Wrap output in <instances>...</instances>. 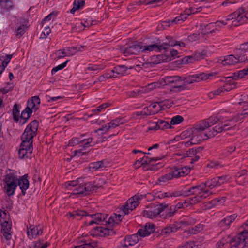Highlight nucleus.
Returning <instances> with one entry per match:
<instances>
[{
	"instance_id": "nucleus-7",
	"label": "nucleus",
	"mask_w": 248,
	"mask_h": 248,
	"mask_svg": "<svg viewBox=\"0 0 248 248\" xmlns=\"http://www.w3.org/2000/svg\"><path fill=\"white\" fill-rule=\"evenodd\" d=\"M248 232L245 229L229 241L230 248H244L246 246V239L248 237Z\"/></svg>"
},
{
	"instance_id": "nucleus-29",
	"label": "nucleus",
	"mask_w": 248,
	"mask_h": 248,
	"mask_svg": "<svg viewBox=\"0 0 248 248\" xmlns=\"http://www.w3.org/2000/svg\"><path fill=\"white\" fill-rule=\"evenodd\" d=\"M238 10L241 12L240 17L238 18L239 19L238 22L243 24L248 19V8L241 7L238 8Z\"/></svg>"
},
{
	"instance_id": "nucleus-14",
	"label": "nucleus",
	"mask_w": 248,
	"mask_h": 248,
	"mask_svg": "<svg viewBox=\"0 0 248 248\" xmlns=\"http://www.w3.org/2000/svg\"><path fill=\"white\" fill-rule=\"evenodd\" d=\"M137 206V202L135 201L134 199L129 198L123 206L122 211L124 215H127L129 213V210L132 211Z\"/></svg>"
},
{
	"instance_id": "nucleus-12",
	"label": "nucleus",
	"mask_w": 248,
	"mask_h": 248,
	"mask_svg": "<svg viewBox=\"0 0 248 248\" xmlns=\"http://www.w3.org/2000/svg\"><path fill=\"white\" fill-rule=\"evenodd\" d=\"M108 214L100 213L95 214H90L89 213L88 216L93 218V220L90 221L88 223L86 222L85 224L88 225H92L93 224H99L101 222L106 221V219L108 218Z\"/></svg>"
},
{
	"instance_id": "nucleus-52",
	"label": "nucleus",
	"mask_w": 248,
	"mask_h": 248,
	"mask_svg": "<svg viewBox=\"0 0 248 248\" xmlns=\"http://www.w3.org/2000/svg\"><path fill=\"white\" fill-rule=\"evenodd\" d=\"M50 245V243L46 242L45 243H43V240H39L38 241L34 242V245L33 248H42L43 247H45V248H47L48 246ZM29 248H31V247H29Z\"/></svg>"
},
{
	"instance_id": "nucleus-40",
	"label": "nucleus",
	"mask_w": 248,
	"mask_h": 248,
	"mask_svg": "<svg viewBox=\"0 0 248 248\" xmlns=\"http://www.w3.org/2000/svg\"><path fill=\"white\" fill-rule=\"evenodd\" d=\"M104 167V162L103 160L92 162L89 164V169L93 171L96 170L98 169Z\"/></svg>"
},
{
	"instance_id": "nucleus-27",
	"label": "nucleus",
	"mask_w": 248,
	"mask_h": 248,
	"mask_svg": "<svg viewBox=\"0 0 248 248\" xmlns=\"http://www.w3.org/2000/svg\"><path fill=\"white\" fill-rule=\"evenodd\" d=\"M68 215L69 217H73L75 218H78V219H81L82 217L88 216L89 215V212L82 210H78L73 211L72 212H69Z\"/></svg>"
},
{
	"instance_id": "nucleus-49",
	"label": "nucleus",
	"mask_w": 248,
	"mask_h": 248,
	"mask_svg": "<svg viewBox=\"0 0 248 248\" xmlns=\"http://www.w3.org/2000/svg\"><path fill=\"white\" fill-rule=\"evenodd\" d=\"M27 29V26L25 24L20 25L19 27L16 30V35L22 36L26 32Z\"/></svg>"
},
{
	"instance_id": "nucleus-17",
	"label": "nucleus",
	"mask_w": 248,
	"mask_h": 248,
	"mask_svg": "<svg viewBox=\"0 0 248 248\" xmlns=\"http://www.w3.org/2000/svg\"><path fill=\"white\" fill-rule=\"evenodd\" d=\"M237 215L236 214L227 216L226 217L222 219L218 223L220 227L224 229L229 227L230 224L236 218Z\"/></svg>"
},
{
	"instance_id": "nucleus-1",
	"label": "nucleus",
	"mask_w": 248,
	"mask_h": 248,
	"mask_svg": "<svg viewBox=\"0 0 248 248\" xmlns=\"http://www.w3.org/2000/svg\"><path fill=\"white\" fill-rule=\"evenodd\" d=\"M39 127V122L34 120L31 122L27 126L20 136L22 141L18 151L19 158H31L32 153L33 139L36 136Z\"/></svg>"
},
{
	"instance_id": "nucleus-57",
	"label": "nucleus",
	"mask_w": 248,
	"mask_h": 248,
	"mask_svg": "<svg viewBox=\"0 0 248 248\" xmlns=\"http://www.w3.org/2000/svg\"><path fill=\"white\" fill-rule=\"evenodd\" d=\"M81 181H82V179L81 178H78L76 180L70 181L66 182L65 186L67 188H68L69 186H70L76 187Z\"/></svg>"
},
{
	"instance_id": "nucleus-55",
	"label": "nucleus",
	"mask_w": 248,
	"mask_h": 248,
	"mask_svg": "<svg viewBox=\"0 0 248 248\" xmlns=\"http://www.w3.org/2000/svg\"><path fill=\"white\" fill-rule=\"evenodd\" d=\"M202 192H198L197 196H199V200L201 202L202 200L206 198L208 196L211 194V192H210V190L208 189L206 190L205 189L203 191H201Z\"/></svg>"
},
{
	"instance_id": "nucleus-30",
	"label": "nucleus",
	"mask_w": 248,
	"mask_h": 248,
	"mask_svg": "<svg viewBox=\"0 0 248 248\" xmlns=\"http://www.w3.org/2000/svg\"><path fill=\"white\" fill-rule=\"evenodd\" d=\"M155 124V127H152V129H158L160 130H165L168 128H172V126L170 125V123L162 120H158Z\"/></svg>"
},
{
	"instance_id": "nucleus-38",
	"label": "nucleus",
	"mask_w": 248,
	"mask_h": 248,
	"mask_svg": "<svg viewBox=\"0 0 248 248\" xmlns=\"http://www.w3.org/2000/svg\"><path fill=\"white\" fill-rule=\"evenodd\" d=\"M83 46H71L67 47V56L74 55L77 52L81 51L84 48Z\"/></svg>"
},
{
	"instance_id": "nucleus-62",
	"label": "nucleus",
	"mask_w": 248,
	"mask_h": 248,
	"mask_svg": "<svg viewBox=\"0 0 248 248\" xmlns=\"http://www.w3.org/2000/svg\"><path fill=\"white\" fill-rule=\"evenodd\" d=\"M165 50V53L163 54H161L160 56H162L161 62H170L172 60V59H171V56H170L169 52V51L167 50Z\"/></svg>"
},
{
	"instance_id": "nucleus-46",
	"label": "nucleus",
	"mask_w": 248,
	"mask_h": 248,
	"mask_svg": "<svg viewBox=\"0 0 248 248\" xmlns=\"http://www.w3.org/2000/svg\"><path fill=\"white\" fill-rule=\"evenodd\" d=\"M236 150V147L232 145L231 146L227 147L225 149L223 150L221 152V154L224 157L227 156L231 155Z\"/></svg>"
},
{
	"instance_id": "nucleus-28",
	"label": "nucleus",
	"mask_w": 248,
	"mask_h": 248,
	"mask_svg": "<svg viewBox=\"0 0 248 248\" xmlns=\"http://www.w3.org/2000/svg\"><path fill=\"white\" fill-rule=\"evenodd\" d=\"M84 187L83 181H81L78 186L73 189L72 194L81 197L86 196Z\"/></svg>"
},
{
	"instance_id": "nucleus-63",
	"label": "nucleus",
	"mask_w": 248,
	"mask_h": 248,
	"mask_svg": "<svg viewBox=\"0 0 248 248\" xmlns=\"http://www.w3.org/2000/svg\"><path fill=\"white\" fill-rule=\"evenodd\" d=\"M171 24V20L162 21L158 25V28L161 29H166L167 27H170Z\"/></svg>"
},
{
	"instance_id": "nucleus-21",
	"label": "nucleus",
	"mask_w": 248,
	"mask_h": 248,
	"mask_svg": "<svg viewBox=\"0 0 248 248\" xmlns=\"http://www.w3.org/2000/svg\"><path fill=\"white\" fill-rule=\"evenodd\" d=\"M84 189L86 193V195H88L92 191H96V190L101 187L102 186L99 184L95 185L94 183H92L91 182H83Z\"/></svg>"
},
{
	"instance_id": "nucleus-6",
	"label": "nucleus",
	"mask_w": 248,
	"mask_h": 248,
	"mask_svg": "<svg viewBox=\"0 0 248 248\" xmlns=\"http://www.w3.org/2000/svg\"><path fill=\"white\" fill-rule=\"evenodd\" d=\"M167 207L168 205L165 203L156 205L151 203L147 207V210L143 211V215L150 218L155 217Z\"/></svg>"
},
{
	"instance_id": "nucleus-5",
	"label": "nucleus",
	"mask_w": 248,
	"mask_h": 248,
	"mask_svg": "<svg viewBox=\"0 0 248 248\" xmlns=\"http://www.w3.org/2000/svg\"><path fill=\"white\" fill-rule=\"evenodd\" d=\"M142 42L135 41L121 46L120 50L125 56H128L142 52Z\"/></svg>"
},
{
	"instance_id": "nucleus-59",
	"label": "nucleus",
	"mask_w": 248,
	"mask_h": 248,
	"mask_svg": "<svg viewBox=\"0 0 248 248\" xmlns=\"http://www.w3.org/2000/svg\"><path fill=\"white\" fill-rule=\"evenodd\" d=\"M236 49V53L237 55H240V52H246L248 50V41L241 44L239 48Z\"/></svg>"
},
{
	"instance_id": "nucleus-35",
	"label": "nucleus",
	"mask_w": 248,
	"mask_h": 248,
	"mask_svg": "<svg viewBox=\"0 0 248 248\" xmlns=\"http://www.w3.org/2000/svg\"><path fill=\"white\" fill-rule=\"evenodd\" d=\"M203 185H204L203 186L204 190L206 187L211 189L215 187L218 186L216 177L208 179L205 183H203Z\"/></svg>"
},
{
	"instance_id": "nucleus-24",
	"label": "nucleus",
	"mask_w": 248,
	"mask_h": 248,
	"mask_svg": "<svg viewBox=\"0 0 248 248\" xmlns=\"http://www.w3.org/2000/svg\"><path fill=\"white\" fill-rule=\"evenodd\" d=\"M132 67H130L128 68L125 65H117L115 66L113 69L111 70V72L115 75L119 76H123L125 75L127 73V70L128 69H131Z\"/></svg>"
},
{
	"instance_id": "nucleus-51",
	"label": "nucleus",
	"mask_w": 248,
	"mask_h": 248,
	"mask_svg": "<svg viewBox=\"0 0 248 248\" xmlns=\"http://www.w3.org/2000/svg\"><path fill=\"white\" fill-rule=\"evenodd\" d=\"M184 121V118L182 116L176 115L172 117L170 122V124L171 125L178 124L182 123Z\"/></svg>"
},
{
	"instance_id": "nucleus-16",
	"label": "nucleus",
	"mask_w": 248,
	"mask_h": 248,
	"mask_svg": "<svg viewBox=\"0 0 248 248\" xmlns=\"http://www.w3.org/2000/svg\"><path fill=\"white\" fill-rule=\"evenodd\" d=\"M142 48L143 53L153 51L161 52L163 49H165V47L162 46H156L155 44H151L150 43L149 44L144 45V44L142 42Z\"/></svg>"
},
{
	"instance_id": "nucleus-26",
	"label": "nucleus",
	"mask_w": 248,
	"mask_h": 248,
	"mask_svg": "<svg viewBox=\"0 0 248 248\" xmlns=\"http://www.w3.org/2000/svg\"><path fill=\"white\" fill-rule=\"evenodd\" d=\"M225 79L224 82H225L226 83L223 86H221L224 92V91H230L236 87L237 83L235 81L231 79ZM221 81H224V80H221Z\"/></svg>"
},
{
	"instance_id": "nucleus-11",
	"label": "nucleus",
	"mask_w": 248,
	"mask_h": 248,
	"mask_svg": "<svg viewBox=\"0 0 248 248\" xmlns=\"http://www.w3.org/2000/svg\"><path fill=\"white\" fill-rule=\"evenodd\" d=\"M28 174H25L23 176H20L17 181V186H19L21 190L22 195L25 196L26 193V190L29 188L30 182L28 179Z\"/></svg>"
},
{
	"instance_id": "nucleus-45",
	"label": "nucleus",
	"mask_w": 248,
	"mask_h": 248,
	"mask_svg": "<svg viewBox=\"0 0 248 248\" xmlns=\"http://www.w3.org/2000/svg\"><path fill=\"white\" fill-rule=\"evenodd\" d=\"M218 186L229 181L230 177L228 175L216 177Z\"/></svg>"
},
{
	"instance_id": "nucleus-42",
	"label": "nucleus",
	"mask_w": 248,
	"mask_h": 248,
	"mask_svg": "<svg viewBox=\"0 0 248 248\" xmlns=\"http://www.w3.org/2000/svg\"><path fill=\"white\" fill-rule=\"evenodd\" d=\"M167 40L168 41L166 42H163V44H165L166 45L164 46L165 49L163 50H167L170 46L173 47L176 45L177 41H175L173 38L170 36H167L166 37Z\"/></svg>"
},
{
	"instance_id": "nucleus-36",
	"label": "nucleus",
	"mask_w": 248,
	"mask_h": 248,
	"mask_svg": "<svg viewBox=\"0 0 248 248\" xmlns=\"http://www.w3.org/2000/svg\"><path fill=\"white\" fill-rule=\"evenodd\" d=\"M223 120V117L221 116H212L207 119H205L206 123L208 124V127H210L214 124H216L218 122H221Z\"/></svg>"
},
{
	"instance_id": "nucleus-60",
	"label": "nucleus",
	"mask_w": 248,
	"mask_h": 248,
	"mask_svg": "<svg viewBox=\"0 0 248 248\" xmlns=\"http://www.w3.org/2000/svg\"><path fill=\"white\" fill-rule=\"evenodd\" d=\"M202 229L203 226L202 225L199 224L192 227L190 230H189V232L191 234H195L202 231Z\"/></svg>"
},
{
	"instance_id": "nucleus-18",
	"label": "nucleus",
	"mask_w": 248,
	"mask_h": 248,
	"mask_svg": "<svg viewBox=\"0 0 248 248\" xmlns=\"http://www.w3.org/2000/svg\"><path fill=\"white\" fill-rule=\"evenodd\" d=\"M193 222L189 221V220L182 221L180 222H175L174 224H170L171 231L172 232H175L179 231L180 229L182 230H184L183 227L186 225H192Z\"/></svg>"
},
{
	"instance_id": "nucleus-20",
	"label": "nucleus",
	"mask_w": 248,
	"mask_h": 248,
	"mask_svg": "<svg viewBox=\"0 0 248 248\" xmlns=\"http://www.w3.org/2000/svg\"><path fill=\"white\" fill-rule=\"evenodd\" d=\"M241 12H240V10H238V9L235 12H234L233 13L229 15H228L226 17V21H229L230 20H233L234 19L232 22V25L235 27L238 26L240 25H241V23H239L238 22V20H239L238 18H239L240 14H241Z\"/></svg>"
},
{
	"instance_id": "nucleus-8",
	"label": "nucleus",
	"mask_w": 248,
	"mask_h": 248,
	"mask_svg": "<svg viewBox=\"0 0 248 248\" xmlns=\"http://www.w3.org/2000/svg\"><path fill=\"white\" fill-rule=\"evenodd\" d=\"M190 171V169L189 167H184L179 168L175 167L174 169L172 170L170 172V173L171 179L178 178L188 175Z\"/></svg>"
},
{
	"instance_id": "nucleus-19",
	"label": "nucleus",
	"mask_w": 248,
	"mask_h": 248,
	"mask_svg": "<svg viewBox=\"0 0 248 248\" xmlns=\"http://www.w3.org/2000/svg\"><path fill=\"white\" fill-rule=\"evenodd\" d=\"M138 234H133L130 236H126L124 239V244L123 245V248H128L129 246H133L137 243L139 241V238L138 237Z\"/></svg>"
},
{
	"instance_id": "nucleus-37",
	"label": "nucleus",
	"mask_w": 248,
	"mask_h": 248,
	"mask_svg": "<svg viewBox=\"0 0 248 248\" xmlns=\"http://www.w3.org/2000/svg\"><path fill=\"white\" fill-rule=\"evenodd\" d=\"M158 113V111H154L149 109V107H145L143 108L142 111L136 112L135 114L137 116H144L147 117L150 115H155Z\"/></svg>"
},
{
	"instance_id": "nucleus-15",
	"label": "nucleus",
	"mask_w": 248,
	"mask_h": 248,
	"mask_svg": "<svg viewBox=\"0 0 248 248\" xmlns=\"http://www.w3.org/2000/svg\"><path fill=\"white\" fill-rule=\"evenodd\" d=\"M155 226L153 224H146L144 227V229H139L137 234L141 237L148 236L155 231Z\"/></svg>"
},
{
	"instance_id": "nucleus-2",
	"label": "nucleus",
	"mask_w": 248,
	"mask_h": 248,
	"mask_svg": "<svg viewBox=\"0 0 248 248\" xmlns=\"http://www.w3.org/2000/svg\"><path fill=\"white\" fill-rule=\"evenodd\" d=\"M214 75L213 73L208 74L201 73L195 75H188L185 77L167 76L164 78L163 82L165 85H170L172 88L184 89L186 88L185 86L188 84L194 82H199L202 80H206Z\"/></svg>"
},
{
	"instance_id": "nucleus-34",
	"label": "nucleus",
	"mask_w": 248,
	"mask_h": 248,
	"mask_svg": "<svg viewBox=\"0 0 248 248\" xmlns=\"http://www.w3.org/2000/svg\"><path fill=\"white\" fill-rule=\"evenodd\" d=\"M237 57L233 55H229L225 57L224 59L222 61V64L225 65H233L234 63L238 62Z\"/></svg>"
},
{
	"instance_id": "nucleus-3",
	"label": "nucleus",
	"mask_w": 248,
	"mask_h": 248,
	"mask_svg": "<svg viewBox=\"0 0 248 248\" xmlns=\"http://www.w3.org/2000/svg\"><path fill=\"white\" fill-rule=\"evenodd\" d=\"M40 99L38 96L31 97L27 101L25 108L21 112L20 117L24 121L21 125H23L29 120L33 111L36 112L39 108Z\"/></svg>"
},
{
	"instance_id": "nucleus-44",
	"label": "nucleus",
	"mask_w": 248,
	"mask_h": 248,
	"mask_svg": "<svg viewBox=\"0 0 248 248\" xmlns=\"http://www.w3.org/2000/svg\"><path fill=\"white\" fill-rule=\"evenodd\" d=\"M85 136V134H81L80 135L81 137H74L72 139H71L68 143L69 146H75L79 143H81L82 137H83Z\"/></svg>"
},
{
	"instance_id": "nucleus-10",
	"label": "nucleus",
	"mask_w": 248,
	"mask_h": 248,
	"mask_svg": "<svg viewBox=\"0 0 248 248\" xmlns=\"http://www.w3.org/2000/svg\"><path fill=\"white\" fill-rule=\"evenodd\" d=\"M43 231V227L40 225H31L27 228L28 237L30 239L36 237L37 236L42 235Z\"/></svg>"
},
{
	"instance_id": "nucleus-64",
	"label": "nucleus",
	"mask_w": 248,
	"mask_h": 248,
	"mask_svg": "<svg viewBox=\"0 0 248 248\" xmlns=\"http://www.w3.org/2000/svg\"><path fill=\"white\" fill-rule=\"evenodd\" d=\"M51 29L49 27V26H47L45 27L44 31H43L40 35V39H45L46 38L47 36L50 33Z\"/></svg>"
},
{
	"instance_id": "nucleus-48",
	"label": "nucleus",
	"mask_w": 248,
	"mask_h": 248,
	"mask_svg": "<svg viewBox=\"0 0 248 248\" xmlns=\"http://www.w3.org/2000/svg\"><path fill=\"white\" fill-rule=\"evenodd\" d=\"M199 202H200L199 200V196H198L197 195H196L193 198H189L185 200L184 203L188 205V204H195Z\"/></svg>"
},
{
	"instance_id": "nucleus-41",
	"label": "nucleus",
	"mask_w": 248,
	"mask_h": 248,
	"mask_svg": "<svg viewBox=\"0 0 248 248\" xmlns=\"http://www.w3.org/2000/svg\"><path fill=\"white\" fill-rule=\"evenodd\" d=\"M232 120V118L227 120V121H225L224 123L222 122H221V125L223 127V130L224 131H227L231 129H232L234 126L235 125L234 124V123L236 122H231L230 121Z\"/></svg>"
},
{
	"instance_id": "nucleus-13",
	"label": "nucleus",
	"mask_w": 248,
	"mask_h": 248,
	"mask_svg": "<svg viewBox=\"0 0 248 248\" xmlns=\"http://www.w3.org/2000/svg\"><path fill=\"white\" fill-rule=\"evenodd\" d=\"M93 229L97 231L96 234L101 236H112L116 234L113 229L107 227H96Z\"/></svg>"
},
{
	"instance_id": "nucleus-33",
	"label": "nucleus",
	"mask_w": 248,
	"mask_h": 248,
	"mask_svg": "<svg viewBox=\"0 0 248 248\" xmlns=\"http://www.w3.org/2000/svg\"><path fill=\"white\" fill-rule=\"evenodd\" d=\"M80 242L83 243L80 245L83 248H95L97 246V242L92 240L82 239Z\"/></svg>"
},
{
	"instance_id": "nucleus-47",
	"label": "nucleus",
	"mask_w": 248,
	"mask_h": 248,
	"mask_svg": "<svg viewBox=\"0 0 248 248\" xmlns=\"http://www.w3.org/2000/svg\"><path fill=\"white\" fill-rule=\"evenodd\" d=\"M12 56L13 55L8 54L5 56L0 57V61H1L0 63L1 64H3L4 66L6 67L8 63L10 62Z\"/></svg>"
},
{
	"instance_id": "nucleus-61",
	"label": "nucleus",
	"mask_w": 248,
	"mask_h": 248,
	"mask_svg": "<svg viewBox=\"0 0 248 248\" xmlns=\"http://www.w3.org/2000/svg\"><path fill=\"white\" fill-rule=\"evenodd\" d=\"M110 106V103L102 104L100 105L99 107H98L96 109H93L92 110V111L94 113H95L96 114H98L99 112H100L101 111V110L103 109H105L106 108L109 107Z\"/></svg>"
},
{
	"instance_id": "nucleus-25",
	"label": "nucleus",
	"mask_w": 248,
	"mask_h": 248,
	"mask_svg": "<svg viewBox=\"0 0 248 248\" xmlns=\"http://www.w3.org/2000/svg\"><path fill=\"white\" fill-rule=\"evenodd\" d=\"M203 183H202L201 184L193 186L190 188L188 190L185 191V196H187L190 195H195L197 192L199 191H203Z\"/></svg>"
},
{
	"instance_id": "nucleus-22",
	"label": "nucleus",
	"mask_w": 248,
	"mask_h": 248,
	"mask_svg": "<svg viewBox=\"0 0 248 248\" xmlns=\"http://www.w3.org/2000/svg\"><path fill=\"white\" fill-rule=\"evenodd\" d=\"M208 127H209L207 123L205 120H204L194 124L193 127L191 128V132H193L194 134H197V132H203V131Z\"/></svg>"
},
{
	"instance_id": "nucleus-39",
	"label": "nucleus",
	"mask_w": 248,
	"mask_h": 248,
	"mask_svg": "<svg viewBox=\"0 0 248 248\" xmlns=\"http://www.w3.org/2000/svg\"><path fill=\"white\" fill-rule=\"evenodd\" d=\"M141 166H143L144 167L149 166V167L148 168V169L151 170H157L158 169L161 168L163 166L162 164L161 163H158L155 164L151 165L148 163V162H147L144 159L141 162Z\"/></svg>"
},
{
	"instance_id": "nucleus-58",
	"label": "nucleus",
	"mask_w": 248,
	"mask_h": 248,
	"mask_svg": "<svg viewBox=\"0 0 248 248\" xmlns=\"http://www.w3.org/2000/svg\"><path fill=\"white\" fill-rule=\"evenodd\" d=\"M69 61V60H66L65 62H63L62 63L53 68L51 70L52 75H54L56 72H57L58 71L63 69L66 66V64Z\"/></svg>"
},
{
	"instance_id": "nucleus-31",
	"label": "nucleus",
	"mask_w": 248,
	"mask_h": 248,
	"mask_svg": "<svg viewBox=\"0 0 248 248\" xmlns=\"http://www.w3.org/2000/svg\"><path fill=\"white\" fill-rule=\"evenodd\" d=\"M248 117V108H244L241 113H238L236 115L232 118L231 122H238L243 121L246 118Z\"/></svg>"
},
{
	"instance_id": "nucleus-56",
	"label": "nucleus",
	"mask_w": 248,
	"mask_h": 248,
	"mask_svg": "<svg viewBox=\"0 0 248 248\" xmlns=\"http://www.w3.org/2000/svg\"><path fill=\"white\" fill-rule=\"evenodd\" d=\"M247 170L245 169H243L240 171L236 173L235 177L236 181H242L245 179L246 175L247 174Z\"/></svg>"
},
{
	"instance_id": "nucleus-54",
	"label": "nucleus",
	"mask_w": 248,
	"mask_h": 248,
	"mask_svg": "<svg viewBox=\"0 0 248 248\" xmlns=\"http://www.w3.org/2000/svg\"><path fill=\"white\" fill-rule=\"evenodd\" d=\"M0 5L6 9H10L13 6V3L11 0H0Z\"/></svg>"
},
{
	"instance_id": "nucleus-43",
	"label": "nucleus",
	"mask_w": 248,
	"mask_h": 248,
	"mask_svg": "<svg viewBox=\"0 0 248 248\" xmlns=\"http://www.w3.org/2000/svg\"><path fill=\"white\" fill-rule=\"evenodd\" d=\"M93 140V138L92 137H89L88 138L82 139L81 144L82 148L84 150H85L86 148H89L91 146H93L94 145L93 144V145L91 144Z\"/></svg>"
},
{
	"instance_id": "nucleus-9",
	"label": "nucleus",
	"mask_w": 248,
	"mask_h": 248,
	"mask_svg": "<svg viewBox=\"0 0 248 248\" xmlns=\"http://www.w3.org/2000/svg\"><path fill=\"white\" fill-rule=\"evenodd\" d=\"M1 232L3 238L7 241H10L12 238L13 231H12V222L4 221L1 223Z\"/></svg>"
},
{
	"instance_id": "nucleus-50",
	"label": "nucleus",
	"mask_w": 248,
	"mask_h": 248,
	"mask_svg": "<svg viewBox=\"0 0 248 248\" xmlns=\"http://www.w3.org/2000/svg\"><path fill=\"white\" fill-rule=\"evenodd\" d=\"M110 125L111 126V129L116 128V127L123 124V118H118L112 120L109 123Z\"/></svg>"
},
{
	"instance_id": "nucleus-53",
	"label": "nucleus",
	"mask_w": 248,
	"mask_h": 248,
	"mask_svg": "<svg viewBox=\"0 0 248 248\" xmlns=\"http://www.w3.org/2000/svg\"><path fill=\"white\" fill-rule=\"evenodd\" d=\"M235 55L237 57V59L238 62H242L248 60L247 57L246 55V52H240V55H237L236 53V49L234 51Z\"/></svg>"
},
{
	"instance_id": "nucleus-4",
	"label": "nucleus",
	"mask_w": 248,
	"mask_h": 248,
	"mask_svg": "<svg viewBox=\"0 0 248 248\" xmlns=\"http://www.w3.org/2000/svg\"><path fill=\"white\" fill-rule=\"evenodd\" d=\"M18 178L17 175L13 173H9L5 176L3 180L4 188L9 196L13 195L17 187Z\"/></svg>"
},
{
	"instance_id": "nucleus-23",
	"label": "nucleus",
	"mask_w": 248,
	"mask_h": 248,
	"mask_svg": "<svg viewBox=\"0 0 248 248\" xmlns=\"http://www.w3.org/2000/svg\"><path fill=\"white\" fill-rule=\"evenodd\" d=\"M122 215L114 213L109 217L108 220L106 221V224L110 225L113 224V226L118 225L122 221Z\"/></svg>"
},
{
	"instance_id": "nucleus-32",
	"label": "nucleus",
	"mask_w": 248,
	"mask_h": 248,
	"mask_svg": "<svg viewBox=\"0 0 248 248\" xmlns=\"http://www.w3.org/2000/svg\"><path fill=\"white\" fill-rule=\"evenodd\" d=\"M21 108L20 104H15L14 105L13 109H12V115L13 117V120L16 122H18L19 121V118L20 116V109Z\"/></svg>"
}]
</instances>
